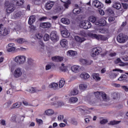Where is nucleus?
<instances>
[{
  "label": "nucleus",
  "mask_w": 128,
  "mask_h": 128,
  "mask_svg": "<svg viewBox=\"0 0 128 128\" xmlns=\"http://www.w3.org/2000/svg\"><path fill=\"white\" fill-rule=\"evenodd\" d=\"M94 94L96 98H98L100 96H101L102 100V104L103 106H110V96H108L104 92H94Z\"/></svg>",
  "instance_id": "f257e3e1"
},
{
  "label": "nucleus",
  "mask_w": 128,
  "mask_h": 128,
  "mask_svg": "<svg viewBox=\"0 0 128 128\" xmlns=\"http://www.w3.org/2000/svg\"><path fill=\"white\" fill-rule=\"evenodd\" d=\"M14 61L19 64H22L26 62V56H16L14 58Z\"/></svg>",
  "instance_id": "f03ea898"
},
{
  "label": "nucleus",
  "mask_w": 128,
  "mask_h": 128,
  "mask_svg": "<svg viewBox=\"0 0 128 128\" xmlns=\"http://www.w3.org/2000/svg\"><path fill=\"white\" fill-rule=\"evenodd\" d=\"M117 40L118 42H120V44L126 42L128 40V36H125L122 33H121L118 36Z\"/></svg>",
  "instance_id": "7ed1b4c3"
},
{
  "label": "nucleus",
  "mask_w": 128,
  "mask_h": 128,
  "mask_svg": "<svg viewBox=\"0 0 128 128\" xmlns=\"http://www.w3.org/2000/svg\"><path fill=\"white\" fill-rule=\"evenodd\" d=\"M50 38L54 42H56L58 40V36L56 32H52L50 34Z\"/></svg>",
  "instance_id": "20e7f679"
},
{
  "label": "nucleus",
  "mask_w": 128,
  "mask_h": 128,
  "mask_svg": "<svg viewBox=\"0 0 128 128\" xmlns=\"http://www.w3.org/2000/svg\"><path fill=\"white\" fill-rule=\"evenodd\" d=\"M92 4L93 6H94V8H96L100 9L104 8V4L98 0H94L92 2Z\"/></svg>",
  "instance_id": "39448f33"
},
{
  "label": "nucleus",
  "mask_w": 128,
  "mask_h": 128,
  "mask_svg": "<svg viewBox=\"0 0 128 128\" xmlns=\"http://www.w3.org/2000/svg\"><path fill=\"white\" fill-rule=\"evenodd\" d=\"M22 74V69L20 68H17L15 70L14 73V78H20Z\"/></svg>",
  "instance_id": "423d86ee"
},
{
  "label": "nucleus",
  "mask_w": 128,
  "mask_h": 128,
  "mask_svg": "<svg viewBox=\"0 0 128 128\" xmlns=\"http://www.w3.org/2000/svg\"><path fill=\"white\" fill-rule=\"evenodd\" d=\"M92 51V56H98L100 54V52H102V48H100V47H97L96 48H94Z\"/></svg>",
  "instance_id": "0eeeda50"
},
{
  "label": "nucleus",
  "mask_w": 128,
  "mask_h": 128,
  "mask_svg": "<svg viewBox=\"0 0 128 128\" xmlns=\"http://www.w3.org/2000/svg\"><path fill=\"white\" fill-rule=\"evenodd\" d=\"M54 5V2L52 1L48 2L45 6L46 10H50Z\"/></svg>",
  "instance_id": "6e6552de"
},
{
  "label": "nucleus",
  "mask_w": 128,
  "mask_h": 128,
  "mask_svg": "<svg viewBox=\"0 0 128 128\" xmlns=\"http://www.w3.org/2000/svg\"><path fill=\"white\" fill-rule=\"evenodd\" d=\"M106 24V21L104 19H100L96 22V26H104Z\"/></svg>",
  "instance_id": "1a4fd4ad"
},
{
  "label": "nucleus",
  "mask_w": 128,
  "mask_h": 128,
  "mask_svg": "<svg viewBox=\"0 0 128 128\" xmlns=\"http://www.w3.org/2000/svg\"><path fill=\"white\" fill-rule=\"evenodd\" d=\"M40 26L43 28H52V24L49 22H42L40 24Z\"/></svg>",
  "instance_id": "9d476101"
},
{
  "label": "nucleus",
  "mask_w": 128,
  "mask_h": 128,
  "mask_svg": "<svg viewBox=\"0 0 128 128\" xmlns=\"http://www.w3.org/2000/svg\"><path fill=\"white\" fill-rule=\"evenodd\" d=\"M61 34L63 38H69L70 36V34L69 33L68 30L66 29L61 30Z\"/></svg>",
  "instance_id": "9b49d317"
},
{
  "label": "nucleus",
  "mask_w": 128,
  "mask_h": 128,
  "mask_svg": "<svg viewBox=\"0 0 128 128\" xmlns=\"http://www.w3.org/2000/svg\"><path fill=\"white\" fill-rule=\"evenodd\" d=\"M52 60L53 62H62L64 58L60 56H54L52 58Z\"/></svg>",
  "instance_id": "f8f14e48"
},
{
  "label": "nucleus",
  "mask_w": 128,
  "mask_h": 128,
  "mask_svg": "<svg viewBox=\"0 0 128 128\" xmlns=\"http://www.w3.org/2000/svg\"><path fill=\"white\" fill-rule=\"evenodd\" d=\"M88 20L89 22L94 24H96V22H98V17L94 16H90L88 18Z\"/></svg>",
  "instance_id": "ddd939ff"
},
{
  "label": "nucleus",
  "mask_w": 128,
  "mask_h": 128,
  "mask_svg": "<svg viewBox=\"0 0 128 128\" xmlns=\"http://www.w3.org/2000/svg\"><path fill=\"white\" fill-rule=\"evenodd\" d=\"M71 70L73 72H80V66L76 65L72 66L71 67Z\"/></svg>",
  "instance_id": "4468645a"
},
{
  "label": "nucleus",
  "mask_w": 128,
  "mask_h": 128,
  "mask_svg": "<svg viewBox=\"0 0 128 128\" xmlns=\"http://www.w3.org/2000/svg\"><path fill=\"white\" fill-rule=\"evenodd\" d=\"M14 4H10V6L8 7L6 9V12L8 14H11L16 10V7L14 6Z\"/></svg>",
  "instance_id": "2eb2a0df"
},
{
  "label": "nucleus",
  "mask_w": 128,
  "mask_h": 128,
  "mask_svg": "<svg viewBox=\"0 0 128 128\" xmlns=\"http://www.w3.org/2000/svg\"><path fill=\"white\" fill-rule=\"evenodd\" d=\"M49 88H52L56 90L58 88V84L56 82H52L48 86Z\"/></svg>",
  "instance_id": "dca6fc26"
},
{
  "label": "nucleus",
  "mask_w": 128,
  "mask_h": 128,
  "mask_svg": "<svg viewBox=\"0 0 128 128\" xmlns=\"http://www.w3.org/2000/svg\"><path fill=\"white\" fill-rule=\"evenodd\" d=\"M36 22V16H32L30 17L28 24H30L32 26V23L34 22Z\"/></svg>",
  "instance_id": "f3484780"
},
{
  "label": "nucleus",
  "mask_w": 128,
  "mask_h": 128,
  "mask_svg": "<svg viewBox=\"0 0 128 128\" xmlns=\"http://www.w3.org/2000/svg\"><path fill=\"white\" fill-rule=\"evenodd\" d=\"M60 44L62 48H66L68 46V40L66 39L62 40L60 42Z\"/></svg>",
  "instance_id": "a211bd4d"
},
{
  "label": "nucleus",
  "mask_w": 128,
  "mask_h": 128,
  "mask_svg": "<svg viewBox=\"0 0 128 128\" xmlns=\"http://www.w3.org/2000/svg\"><path fill=\"white\" fill-rule=\"evenodd\" d=\"M52 104L53 106H56V108H62V106H64V103L62 102H58L56 103L52 102Z\"/></svg>",
  "instance_id": "6ab92c4d"
},
{
  "label": "nucleus",
  "mask_w": 128,
  "mask_h": 128,
  "mask_svg": "<svg viewBox=\"0 0 128 128\" xmlns=\"http://www.w3.org/2000/svg\"><path fill=\"white\" fill-rule=\"evenodd\" d=\"M61 2L64 3V6L65 8H68V5L70 4V0H61Z\"/></svg>",
  "instance_id": "aec40b11"
},
{
  "label": "nucleus",
  "mask_w": 128,
  "mask_h": 128,
  "mask_svg": "<svg viewBox=\"0 0 128 128\" xmlns=\"http://www.w3.org/2000/svg\"><path fill=\"white\" fill-rule=\"evenodd\" d=\"M66 80H64V78H62L59 82V88H64Z\"/></svg>",
  "instance_id": "412c9836"
},
{
  "label": "nucleus",
  "mask_w": 128,
  "mask_h": 128,
  "mask_svg": "<svg viewBox=\"0 0 128 128\" xmlns=\"http://www.w3.org/2000/svg\"><path fill=\"white\" fill-rule=\"evenodd\" d=\"M80 12H82V8H76L73 10L72 12L74 14H80Z\"/></svg>",
  "instance_id": "4be33fe9"
},
{
  "label": "nucleus",
  "mask_w": 128,
  "mask_h": 128,
  "mask_svg": "<svg viewBox=\"0 0 128 128\" xmlns=\"http://www.w3.org/2000/svg\"><path fill=\"white\" fill-rule=\"evenodd\" d=\"M80 76L83 80H88L90 78V75L86 73H82L80 74Z\"/></svg>",
  "instance_id": "5701e85b"
},
{
  "label": "nucleus",
  "mask_w": 128,
  "mask_h": 128,
  "mask_svg": "<svg viewBox=\"0 0 128 128\" xmlns=\"http://www.w3.org/2000/svg\"><path fill=\"white\" fill-rule=\"evenodd\" d=\"M88 35L90 38H96V40H100V38L98 37V35L96 34H94L90 32L88 34Z\"/></svg>",
  "instance_id": "b1692460"
},
{
  "label": "nucleus",
  "mask_w": 128,
  "mask_h": 128,
  "mask_svg": "<svg viewBox=\"0 0 128 128\" xmlns=\"http://www.w3.org/2000/svg\"><path fill=\"white\" fill-rule=\"evenodd\" d=\"M61 22L62 24H70V20L66 18H62L61 19Z\"/></svg>",
  "instance_id": "393cba45"
},
{
  "label": "nucleus",
  "mask_w": 128,
  "mask_h": 128,
  "mask_svg": "<svg viewBox=\"0 0 128 128\" xmlns=\"http://www.w3.org/2000/svg\"><path fill=\"white\" fill-rule=\"evenodd\" d=\"M112 6L116 10H120L122 8V5L120 3L116 2L113 4Z\"/></svg>",
  "instance_id": "a878e982"
},
{
  "label": "nucleus",
  "mask_w": 128,
  "mask_h": 128,
  "mask_svg": "<svg viewBox=\"0 0 128 128\" xmlns=\"http://www.w3.org/2000/svg\"><path fill=\"white\" fill-rule=\"evenodd\" d=\"M60 70H62V72H66L68 70V67L64 66V64H62V66L60 67Z\"/></svg>",
  "instance_id": "bb28decb"
},
{
  "label": "nucleus",
  "mask_w": 128,
  "mask_h": 128,
  "mask_svg": "<svg viewBox=\"0 0 128 128\" xmlns=\"http://www.w3.org/2000/svg\"><path fill=\"white\" fill-rule=\"evenodd\" d=\"M3 36H8V34H10V29L8 28H3Z\"/></svg>",
  "instance_id": "cd10ccee"
},
{
  "label": "nucleus",
  "mask_w": 128,
  "mask_h": 128,
  "mask_svg": "<svg viewBox=\"0 0 128 128\" xmlns=\"http://www.w3.org/2000/svg\"><path fill=\"white\" fill-rule=\"evenodd\" d=\"M93 109L94 108H91L90 109L88 108V110H85L80 108H78V110H79V112H94V111H92Z\"/></svg>",
  "instance_id": "c85d7f7f"
},
{
  "label": "nucleus",
  "mask_w": 128,
  "mask_h": 128,
  "mask_svg": "<svg viewBox=\"0 0 128 128\" xmlns=\"http://www.w3.org/2000/svg\"><path fill=\"white\" fill-rule=\"evenodd\" d=\"M79 88L80 90H86V88H88V85H86V84H80Z\"/></svg>",
  "instance_id": "c756f323"
},
{
  "label": "nucleus",
  "mask_w": 128,
  "mask_h": 128,
  "mask_svg": "<svg viewBox=\"0 0 128 128\" xmlns=\"http://www.w3.org/2000/svg\"><path fill=\"white\" fill-rule=\"evenodd\" d=\"M67 54L68 56H74L76 54L78 53L76 51H74L72 50H68L67 52Z\"/></svg>",
  "instance_id": "7c9ffc66"
},
{
  "label": "nucleus",
  "mask_w": 128,
  "mask_h": 128,
  "mask_svg": "<svg viewBox=\"0 0 128 128\" xmlns=\"http://www.w3.org/2000/svg\"><path fill=\"white\" fill-rule=\"evenodd\" d=\"M75 40L78 42H82L84 41V38H80V37L78 36H76Z\"/></svg>",
  "instance_id": "2f4dec72"
},
{
  "label": "nucleus",
  "mask_w": 128,
  "mask_h": 128,
  "mask_svg": "<svg viewBox=\"0 0 128 128\" xmlns=\"http://www.w3.org/2000/svg\"><path fill=\"white\" fill-rule=\"evenodd\" d=\"M99 76L100 75L98 74H94L92 75V78L96 80H100V78Z\"/></svg>",
  "instance_id": "473e14b6"
},
{
  "label": "nucleus",
  "mask_w": 128,
  "mask_h": 128,
  "mask_svg": "<svg viewBox=\"0 0 128 128\" xmlns=\"http://www.w3.org/2000/svg\"><path fill=\"white\" fill-rule=\"evenodd\" d=\"M78 100V99L76 97H72L70 98V102L72 104H74V102H76Z\"/></svg>",
  "instance_id": "72a5a7b5"
},
{
  "label": "nucleus",
  "mask_w": 128,
  "mask_h": 128,
  "mask_svg": "<svg viewBox=\"0 0 128 128\" xmlns=\"http://www.w3.org/2000/svg\"><path fill=\"white\" fill-rule=\"evenodd\" d=\"M92 28V24H90V22L86 21V26H84V28L86 30H88V28Z\"/></svg>",
  "instance_id": "f704fd0d"
},
{
  "label": "nucleus",
  "mask_w": 128,
  "mask_h": 128,
  "mask_svg": "<svg viewBox=\"0 0 128 128\" xmlns=\"http://www.w3.org/2000/svg\"><path fill=\"white\" fill-rule=\"evenodd\" d=\"M78 94V90L77 89H74L72 91L70 92V94L72 96H76Z\"/></svg>",
  "instance_id": "c9c22d12"
},
{
  "label": "nucleus",
  "mask_w": 128,
  "mask_h": 128,
  "mask_svg": "<svg viewBox=\"0 0 128 128\" xmlns=\"http://www.w3.org/2000/svg\"><path fill=\"white\" fill-rule=\"evenodd\" d=\"M80 62L82 64H90L86 59H80Z\"/></svg>",
  "instance_id": "e433bc0d"
},
{
  "label": "nucleus",
  "mask_w": 128,
  "mask_h": 128,
  "mask_svg": "<svg viewBox=\"0 0 128 128\" xmlns=\"http://www.w3.org/2000/svg\"><path fill=\"white\" fill-rule=\"evenodd\" d=\"M112 98L114 100H118V94L116 92L112 93Z\"/></svg>",
  "instance_id": "4c0bfd02"
},
{
  "label": "nucleus",
  "mask_w": 128,
  "mask_h": 128,
  "mask_svg": "<svg viewBox=\"0 0 128 128\" xmlns=\"http://www.w3.org/2000/svg\"><path fill=\"white\" fill-rule=\"evenodd\" d=\"M20 102H16L12 105L13 108H20Z\"/></svg>",
  "instance_id": "58836bf2"
},
{
  "label": "nucleus",
  "mask_w": 128,
  "mask_h": 128,
  "mask_svg": "<svg viewBox=\"0 0 128 128\" xmlns=\"http://www.w3.org/2000/svg\"><path fill=\"white\" fill-rule=\"evenodd\" d=\"M120 122V121H116L114 120L110 122V124H111L112 126H114V124H118Z\"/></svg>",
  "instance_id": "ea45409f"
},
{
  "label": "nucleus",
  "mask_w": 128,
  "mask_h": 128,
  "mask_svg": "<svg viewBox=\"0 0 128 128\" xmlns=\"http://www.w3.org/2000/svg\"><path fill=\"white\" fill-rule=\"evenodd\" d=\"M128 76L126 74L121 76L118 79V80H126Z\"/></svg>",
  "instance_id": "a19ab883"
},
{
  "label": "nucleus",
  "mask_w": 128,
  "mask_h": 128,
  "mask_svg": "<svg viewBox=\"0 0 128 128\" xmlns=\"http://www.w3.org/2000/svg\"><path fill=\"white\" fill-rule=\"evenodd\" d=\"M24 2V0H17L16 4V6H22Z\"/></svg>",
  "instance_id": "79ce46f5"
},
{
  "label": "nucleus",
  "mask_w": 128,
  "mask_h": 128,
  "mask_svg": "<svg viewBox=\"0 0 128 128\" xmlns=\"http://www.w3.org/2000/svg\"><path fill=\"white\" fill-rule=\"evenodd\" d=\"M28 64L29 66H34V62H32V59H28Z\"/></svg>",
  "instance_id": "37998d69"
},
{
  "label": "nucleus",
  "mask_w": 128,
  "mask_h": 128,
  "mask_svg": "<svg viewBox=\"0 0 128 128\" xmlns=\"http://www.w3.org/2000/svg\"><path fill=\"white\" fill-rule=\"evenodd\" d=\"M58 99V97L56 96H52L50 97V100L51 102H54V100H57Z\"/></svg>",
  "instance_id": "c03bdc74"
},
{
  "label": "nucleus",
  "mask_w": 128,
  "mask_h": 128,
  "mask_svg": "<svg viewBox=\"0 0 128 128\" xmlns=\"http://www.w3.org/2000/svg\"><path fill=\"white\" fill-rule=\"evenodd\" d=\"M4 28L2 26V24L0 25V36H4Z\"/></svg>",
  "instance_id": "a18cd8bd"
},
{
  "label": "nucleus",
  "mask_w": 128,
  "mask_h": 128,
  "mask_svg": "<svg viewBox=\"0 0 128 128\" xmlns=\"http://www.w3.org/2000/svg\"><path fill=\"white\" fill-rule=\"evenodd\" d=\"M22 16V12H18L14 15L15 18H18Z\"/></svg>",
  "instance_id": "49530a36"
},
{
  "label": "nucleus",
  "mask_w": 128,
  "mask_h": 128,
  "mask_svg": "<svg viewBox=\"0 0 128 128\" xmlns=\"http://www.w3.org/2000/svg\"><path fill=\"white\" fill-rule=\"evenodd\" d=\"M7 51L8 52H16V48L15 47H12V48H9L7 50Z\"/></svg>",
  "instance_id": "de8ad7c7"
},
{
  "label": "nucleus",
  "mask_w": 128,
  "mask_h": 128,
  "mask_svg": "<svg viewBox=\"0 0 128 128\" xmlns=\"http://www.w3.org/2000/svg\"><path fill=\"white\" fill-rule=\"evenodd\" d=\"M44 40L45 42H47L50 40V35L48 34H45L44 37Z\"/></svg>",
  "instance_id": "09e8293b"
},
{
  "label": "nucleus",
  "mask_w": 128,
  "mask_h": 128,
  "mask_svg": "<svg viewBox=\"0 0 128 128\" xmlns=\"http://www.w3.org/2000/svg\"><path fill=\"white\" fill-rule=\"evenodd\" d=\"M106 12H107V14H112L114 13V11L112 10L110 8L106 10Z\"/></svg>",
  "instance_id": "8fccbe9b"
},
{
  "label": "nucleus",
  "mask_w": 128,
  "mask_h": 128,
  "mask_svg": "<svg viewBox=\"0 0 128 128\" xmlns=\"http://www.w3.org/2000/svg\"><path fill=\"white\" fill-rule=\"evenodd\" d=\"M54 12L56 14H58V12H60V6H56V7L54 8Z\"/></svg>",
  "instance_id": "3c124183"
},
{
  "label": "nucleus",
  "mask_w": 128,
  "mask_h": 128,
  "mask_svg": "<svg viewBox=\"0 0 128 128\" xmlns=\"http://www.w3.org/2000/svg\"><path fill=\"white\" fill-rule=\"evenodd\" d=\"M36 36L38 40H42V34L40 33L36 34Z\"/></svg>",
  "instance_id": "603ef678"
},
{
  "label": "nucleus",
  "mask_w": 128,
  "mask_h": 128,
  "mask_svg": "<svg viewBox=\"0 0 128 128\" xmlns=\"http://www.w3.org/2000/svg\"><path fill=\"white\" fill-rule=\"evenodd\" d=\"M17 42H18V44H24V39L22 38L18 39Z\"/></svg>",
  "instance_id": "864d4df0"
},
{
  "label": "nucleus",
  "mask_w": 128,
  "mask_h": 128,
  "mask_svg": "<svg viewBox=\"0 0 128 128\" xmlns=\"http://www.w3.org/2000/svg\"><path fill=\"white\" fill-rule=\"evenodd\" d=\"M107 122H108V120H106V119L102 120L100 121V124H104Z\"/></svg>",
  "instance_id": "5fc2aeb1"
},
{
  "label": "nucleus",
  "mask_w": 128,
  "mask_h": 128,
  "mask_svg": "<svg viewBox=\"0 0 128 128\" xmlns=\"http://www.w3.org/2000/svg\"><path fill=\"white\" fill-rule=\"evenodd\" d=\"M29 92H31V94H34V92H36V89L32 87L30 88V89H29Z\"/></svg>",
  "instance_id": "6e6d98bb"
},
{
  "label": "nucleus",
  "mask_w": 128,
  "mask_h": 128,
  "mask_svg": "<svg viewBox=\"0 0 128 128\" xmlns=\"http://www.w3.org/2000/svg\"><path fill=\"white\" fill-rule=\"evenodd\" d=\"M42 1L40 0H35L34 2V4L38 6V4H40Z\"/></svg>",
  "instance_id": "4d7b16f0"
},
{
  "label": "nucleus",
  "mask_w": 128,
  "mask_h": 128,
  "mask_svg": "<svg viewBox=\"0 0 128 128\" xmlns=\"http://www.w3.org/2000/svg\"><path fill=\"white\" fill-rule=\"evenodd\" d=\"M24 116H21L20 118V120L18 122L19 124H22V122H24Z\"/></svg>",
  "instance_id": "13d9d810"
},
{
  "label": "nucleus",
  "mask_w": 128,
  "mask_h": 128,
  "mask_svg": "<svg viewBox=\"0 0 128 128\" xmlns=\"http://www.w3.org/2000/svg\"><path fill=\"white\" fill-rule=\"evenodd\" d=\"M10 104H12V102H8L4 104V108H8V106H10Z\"/></svg>",
  "instance_id": "bf43d9fd"
},
{
  "label": "nucleus",
  "mask_w": 128,
  "mask_h": 128,
  "mask_svg": "<svg viewBox=\"0 0 128 128\" xmlns=\"http://www.w3.org/2000/svg\"><path fill=\"white\" fill-rule=\"evenodd\" d=\"M0 124L2 125V126H6V121L4 120H2L0 121Z\"/></svg>",
  "instance_id": "052dcab7"
},
{
  "label": "nucleus",
  "mask_w": 128,
  "mask_h": 128,
  "mask_svg": "<svg viewBox=\"0 0 128 128\" xmlns=\"http://www.w3.org/2000/svg\"><path fill=\"white\" fill-rule=\"evenodd\" d=\"M36 122L39 124H42V120L40 119L36 118Z\"/></svg>",
  "instance_id": "680f3d73"
},
{
  "label": "nucleus",
  "mask_w": 128,
  "mask_h": 128,
  "mask_svg": "<svg viewBox=\"0 0 128 128\" xmlns=\"http://www.w3.org/2000/svg\"><path fill=\"white\" fill-rule=\"evenodd\" d=\"M114 20H116V18H114V17H110L108 18V22H114Z\"/></svg>",
  "instance_id": "e2e57ef3"
},
{
  "label": "nucleus",
  "mask_w": 128,
  "mask_h": 128,
  "mask_svg": "<svg viewBox=\"0 0 128 128\" xmlns=\"http://www.w3.org/2000/svg\"><path fill=\"white\" fill-rule=\"evenodd\" d=\"M10 4H12L10 3V2H9L8 1H6V2H5V6H8V8L9 6H10Z\"/></svg>",
  "instance_id": "0e129e2a"
},
{
  "label": "nucleus",
  "mask_w": 128,
  "mask_h": 128,
  "mask_svg": "<svg viewBox=\"0 0 128 128\" xmlns=\"http://www.w3.org/2000/svg\"><path fill=\"white\" fill-rule=\"evenodd\" d=\"M86 21H82L81 22V26H82L83 28H84V27L86 26Z\"/></svg>",
  "instance_id": "69168bd1"
},
{
  "label": "nucleus",
  "mask_w": 128,
  "mask_h": 128,
  "mask_svg": "<svg viewBox=\"0 0 128 128\" xmlns=\"http://www.w3.org/2000/svg\"><path fill=\"white\" fill-rule=\"evenodd\" d=\"M122 88H123V90H125V92H128V86H122Z\"/></svg>",
  "instance_id": "338daca9"
},
{
  "label": "nucleus",
  "mask_w": 128,
  "mask_h": 128,
  "mask_svg": "<svg viewBox=\"0 0 128 128\" xmlns=\"http://www.w3.org/2000/svg\"><path fill=\"white\" fill-rule=\"evenodd\" d=\"M122 60H124V62H128V56H124L122 57Z\"/></svg>",
  "instance_id": "774afa93"
}]
</instances>
